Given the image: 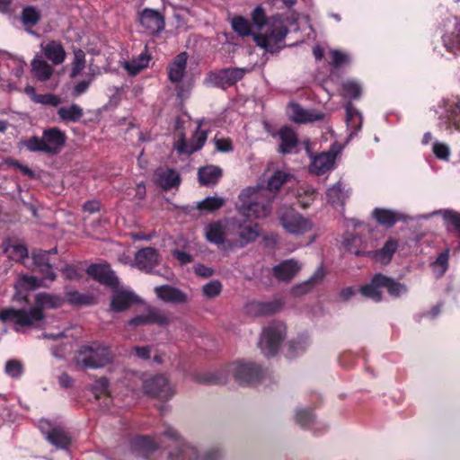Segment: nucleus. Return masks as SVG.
<instances>
[{
  "label": "nucleus",
  "mask_w": 460,
  "mask_h": 460,
  "mask_svg": "<svg viewBox=\"0 0 460 460\" xmlns=\"http://www.w3.org/2000/svg\"><path fill=\"white\" fill-rule=\"evenodd\" d=\"M252 20L258 30L264 28L263 32L253 35L256 44L267 51L276 52L281 48L280 44L289 31L288 26L295 23L296 18L294 14L266 17L264 9L259 5L252 11Z\"/></svg>",
  "instance_id": "f257e3e1"
},
{
  "label": "nucleus",
  "mask_w": 460,
  "mask_h": 460,
  "mask_svg": "<svg viewBox=\"0 0 460 460\" xmlns=\"http://www.w3.org/2000/svg\"><path fill=\"white\" fill-rule=\"evenodd\" d=\"M64 303L61 296L49 293H39L35 297V305L30 308L15 309L6 307L0 310V321H13L16 326H33L44 318L43 310L60 307ZM17 331V327H15Z\"/></svg>",
  "instance_id": "f03ea898"
},
{
  "label": "nucleus",
  "mask_w": 460,
  "mask_h": 460,
  "mask_svg": "<svg viewBox=\"0 0 460 460\" xmlns=\"http://www.w3.org/2000/svg\"><path fill=\"white\" fill-rule=\"evenodd\" d=\"M275 193L261 185L248 187L239 194L238 212L249 218H264L272 210Z\"/></svg>",
  "instance_id": "7ed1b4c3"
},
{
  "label": "nucleus",
  "mask_w": 460,
  "mask_h": 460,
  "mask_svg": "<svg viewBox=\"0 0 460 460\" xmlns=\"http://www.w3.org/2000/svg\"><path fill=\"white\" fill-rule=\"evenodd\" d=\"M263 374V369L259 364L251 360L240 359L215 371L212 374L211 381L216 384H225L232 376L237 384L250 385L259 382Z\"/></svg>",
  "instance_id": "20e7f679"
},
{
  "label": "nucleus",
  "mask_w": 460,
  "mask_h": 460,
  "mask_svg": "<svg viewBox=\"0 0 460 460\" xmlns=\"http://www.w3.org/2000/svg\"><path fill=\"white\" fill-rule=\"evenodd\" d=\"M429 112L437 119L438 128L446 134L460 132V96H444L433 102Z\"/></svg>",
  "instance_id": "39448f33"
},
{
  "label": "nucleus",
  "mask_w": 460,
  "mask_h": 460,
  "mask_svg": "<svg viewBox=\"0 0 460 460\" xmlns=\"http://www.w3.org/2000/svg\"><path fill=\"white\" fill-rule=\"evenodd\" d=\"M163 435L173 443L175 448L169 453L170 460H220L221 452L217 447H210L202 451L184 442L177 430L172 427H166Z\"/></svg>",
  "instance_id": "423d86ee"
},
{
  "label": "nucleus",
  "mask_w": 460,
  "mask_h": 460,
  "mask_svg": "<svg viewBox=\"0 0 460 460\" xmlns=\"http://www.w3.org/2000/svg\"><path fill=\"white\" fill-rule=\"evenodd\" d=\"M112 358L109 347L100 342H93L90 345L81 346L75 360L77 366L84 368L97 369L111 364Z\"/></svg>",
  "instance_id": "0eeeda50"
},
{
  "label": "nucleus",
  "mask_w": 460,
  "mask_h": 460,
  "mask_svg": "<svg viewBox=\"0 0 460 460\" xmlns=\"http://www.w3.org/2000/svg\"><path fill=\"white\" fill-rule=\"evenodd\" d=\"M66 142L65 134L58 128L46 129L42 137H32L23 141V146L31 152L57 154Z\"/></svg>",
  "instance_id": "6e6552de"
},
{
  "label": "nucleus",
  "mask_w": 460,
  "mask_h": 460,
  "mask_svg": "<svg viewBox=\"0 0 460 460\" xmlns=\"http://www.w3.org/2000/svg\"><path fill=\"white\" fill-rule=\"evenodd\" d=\"M286 329L283 323H272L262 330L258 345L264 356L272 357L278 353L286 337Z\"/></svg>",
  "instance_id": "1a4fd4ad"
},
{
  "label": "nucleus",
  "mask_w": 460,
  "mask_h": 460,
  "mask_svg": "<svg viewBox=\"0 0 460 460\" xmlns=\"http://www.w3.org/2000/svg\"><path fill=\"white\" fill-rule=\"evenodd\" d=\"M344 145L334 142L327 152L318 155H310L308 143H306L305 150L310 155L309 172L315 175H323L334 168L337 156L342 152Z\"/></svg>",
  "instance_id": "9d476101"
},
{
  "label": "nucleus",
  "mask_w": 460,
  "mask_h": 460,
  "mask_svg": "<svg viewBox=\"0 0 460 460\" xmlns=\"http://www.w3.org/2000/svg\"><path fill=\"white\" fill-rule=\"evenodd\" d=\"M279 219L282 227L290 234L302 235L313 228L312 221L292 208H283L279 213Z\"/></svg>",
  "instance_id": "9b49d317"
},
{
  "label": "nucleus",
  "mask_w": 460,
  "mask_h": 460,
  "mask_svg": "<svg viewBox=\"0 0 460 460\" xmlns=\"http://www.w3.org/2000/svg\"><path fill=\"white\" fill-rule=\"evenodd\" d=\"M234 227V218H225L219 221L210 222L204 227V234L208 242L221 245L229 244Z\"/></svg>",
  "instance_id": "f8f14e48"
},
{
  "label": "nucleus",
  "mask_w": 460,
  "mask_h": 460,
  "mask_svg": "<svg viewBox=\"0 0 460 460\" xmlns=\"http://www.w3.org/2000/svg\"><path fill=\"white\" fill-rule=\"evenodd\" d=\"M207 130L201 128V124L199 123L195 132L193 133L192 138L190 141H187L183 133L179 131L173 143V148L180 155H189L201 149L207 140Z\"/></svg>",
  "instance_id": "ddd939ff"
},
{
  "label": "nucleus",
  "mask_w": 460,
  "mask_h": 460,
  "mask_svg": "<svg viewBox=\"0 0 460 460\" xmlns=\"http://www.w3.org/2000/svg\"><path fill=\"white\" fill-rule=\"evenodd\" d=\"M39 429L45 438L57 449L66 450L71 444V438L65 429L58 424L48 420H41Z\"/></svg>",
  "instance_id": "4468645a"
},
{
  "label": "nucleus",
  "mask_w": 460,
  "mask_h": 460,
  "mask_svg": "<svg viewBox=\"0 0 460 460\" xmlns=\"http://www.w3.org/2000/svg\"><path fill=\"white\" fill-rule=\"evenodd\" d=\"M143 389L148 395L164 400L171 399L175 394L174 385L164 375H155L146 378Z\"/></svg>",
  "instance_id": "2eb2a0df"
},
{
  "label": "nucleus",
  "mask_w": 460,
  "mask_h": 460,
  "mask_svg": "<svg viewBox=\"0 0 460 460\" xmlns=\"http://www.w3.org/2000/svg\"><path fill=\"white\" fill-rule=\"evenodd\" d=\"M259 236L257 224L242 223L234 218V227L233 229L232 238L229 239L230 247H243L252 243Z\"/></svg>",
  "instance_id": "dca6fc26"
},
{
  "label": "nucleus",
  "mask_w": 460,
  "mask_h": 460,
  "mask_svg": "<svg viewBox=\"0 0 460 460\" xmlns=\"http://www.w3.org/2000/svg\"><path fill=\"white\" fill-rule=\"evenodd\" d=\"M441 40L447 51L457 55L460 53V21L452 17L443 23Z\"/></svg>",
  "instance_id": "f3484780"
},
{
  "label": "nucleus",
  "mask_w": 460,
  "mask_h": 460,
  "mask_svg": "<svg viewBox=\"0 0 460 460\" xmlns=\"http://www.w3.org/2000/svg\"><path fill=\"white\" fill-rule=\"evenodd\" d=\"M247 72L248 69L246 68L222 69L210 73L208 81L214 86L226 88L241 80Z\"/></svg>",
  "instance_id": "a211bd4d"
},
{
  "label": "nucleus",
  "mask_w": 460,
  "mask_h": 460,
  "mask_svg": "<svg viewBox=\"0 0 460 460\" xmlns=\"http://www.w3.org/2000/svg\"><path fill=\"white\" fill-rule=\"evenodd\" d=\"M373 218L382 226L386 227H391L395 223L399 221L408 222L409 220H422L423 218L419 217L423 215H418L416 217H409L402 212L385 208H376L373 209L371 213Z\"/></svg>",
  "instance_id": "6ab92c4d"
},
{
  "label": "nucleus",
  "mask_w": 460,
  "mask_h": 460,
  "mask_svg": "<svg viewBox=\"0 0 460 460\" xmlns=\"http://www.w3.org/2000/svg\"><path fill=\"white\" fill-rule=\"evenodd\" d=\"M350 192L351 189L349 184L340 180L327 189L326 199L332 206L342 209L344 204L349 198Z\"/></svg>",
  "instance_id": "aec40b11"
},
{
  "label": "nucleus",
  "mask_w": 460,
  "mask_h": 460,
  "mask_svg": "<svg viewBox=\"0 0 460 460\" xmlns=\"http://www.w3.org/2000/svg\"><path fill=\"white\" fill-rule=\"evenodd\" d=\"M288 118L296 123H309L322 120L324 118L323 112L314 110H307L297 103H289L287 107Z\"/></svg>",
  "instance_id": "412c9836"
},
{
  "label": "nucleus",
  "mask_w": 460,
  "mask_h": 460,
  "mask_svg": "<svg viewBox=\"0 0 460 460\" xmlns=\"http://www.w3.org/2000/svg\"><path fill=\"white\" fill-rule=\"evenodd\" d=\"M385 275L376 274L372 279L358 288L361 296L367 299L372 300L376 303L383 300V290L385 288Z\"/></svg>",
  "instance_id": "4be33fe9"
},
{
  "label": "nucleus",
  "mask_w": 460,
  "mask_h": 460,
  "mask_svg": "<svg viewBox=\"0 0 460 460\" xmlns=\"http://www.w3.org/2000/svg\"><path fill=\"white\" fill-rule=\"evenodd\" d=\"M159 262L160 256L157 251L152 247H146L136 253L133 266L140 270L151 272Z\"/></svg>",
  "instance_id": "5701e85b"
},
{
  "label": "nucleus",
  "mask_w": 460,
  "mask_h": 460,
  "mask_svg": "<svg viewBox=\"0 0 460 460\" xmlns=\"http://www.w3.org/2000/svg\"><path fill=\"white\" fill-rule=\"evenodd\" d=\"M169 322V317L164 312L155 307H148L145 314L132 318L128 322V324L132 326H138L156 323L160 326H164L167 325Z\"/></svg>",
  "instance_id": "b1692460"
},
{
  "label": "nucleus",
  "mask_w": 460,
  "mask_h": 460,
  "mask_svg": "<svg viewBox=\"0 0 460 460\" xmlns=\"http://www.w3.org/2000/svg\"><path fill=\"white\" fill-rule=\"evenodd\" d=\"M283 305L284 303L280 299L269 302L252 301L246 305L245 310L250 315L260 316L276 313L282 308Z\"/></svg>",
  "instance_id": "393cba45"
},
{
  "label": "nucleus",
  "mask_w": 460,
  "mask_h": 460,
  "mask_svg": "<svg viewBox=\"0 0 460 460\" xmlns=\"http://www.w3.org/2000/svg\"><path fill=\"white\" fill-rule=\"evenodd\" d=\"M44 286L43 281L33 276L23 275L19 278L14 285L15 294L13 299L17 302H23L27 298V292Z\"/></svg>",
  "instance_id": "a878e982"
},
{
  "label": "nucleus",
  "mask_w": 460,
  "mask_h": 460,
  "mask_svg": "<svg viewBox=\"0 0 460 460\" xmlns=\"http://www.w3.org/2000/svg\"><path fill=\"white\" fill-rule=\"evenodd\" d=\"M50 252H56V250H50L49 252L46 251H39L32 253V263L33 270L41 273L45 279L53 281L56 279V273L53 271L52 266L49 263V260L48 258Z\"/></svg>",
  "instance_id": "bb28decb"
},
{
  "label": "nucleus",
  "mask_w": 460,
  "mask_h": 460,
  "mask_svg": "<svg viewBox=\"0 0 460 460\" xmlns=\"http://www.w3.org/2000/svg\"><path fill=\"white\" fill-rule=\"evenodd\" d=\"M140 24L150 34L160 32L164 27L163 16L155 10L145 9L140 14Z\"/></svg>",
  "instance_id": "cd10ccee"
},
{
  "label": "nucleus",
  "mask_w": 460,
  "mask_h": 460,
  "mask_svg": "<svg viewBox=\"0 0 460 460\" xmlns=\"http://www.w3.org/2000/svg\"><path fill=\"white\" fill-rule=\"evenodd\" d=\"M89 276L101 283L115 287L118 285V279L113 270L107 264H93L87 269Z\"/></svg>",
  "instance_id": "c85d7f7f"
},
{
  "label": "nucleus",
  "mask_w": 460,
  "mask_h": 460,
  "mask_svg": "<svg viewBox=\"0 0 460 460\" xmlns=\"http://www.w3.org/2000/svg\"><path fill=\"white\" fill-rule=\"evenodd\" d=\"M301 270V264L298 261L289 259L281 261L273 268V275L281 281L291 280Z\"/></svg>",
  "instance_id": "c756f323"
},
{
  "label": "nucleus",
  "mask_w": 460,
  "mask_h": 460,
  "mask_svg": "<svg viewBox=\"0 0 460 460\" xmlns=\"http://www.w3.org/2000/svg\"><path fill=\"white\" fill-rule=\"evenodd\" d=\"M362 123V114L351 103H348L346 105V124L349 133L346 144L361 130Z\"/></svg>",
  "instance_id": "7c9ffc66"
},
{
  "label": "nucleus",
  "mask_w": 460,
  "mask_h": 460,
  "mask_svg": "<svg viewBox=\"0 0 460 460\" xmlns=\"http://www.w3.org/2000/svg\"><path fill=\"white\" fill-rule=\"evenodd\" d=\"M342 246L348 252L356 256H367L368 245L363 242L362 238L351 233H346L342 237Z\"/></svg>",
  "instance_id": "2f4dec72"
},
{
  "label": "nucleus",
  "mask_w": 460,
  "mask_h": 460,
  "mask_svg": "<svg viewBox=\"0 0 460 460\" xmlns=\"http://www.w3.org/2000/svg\"><path fill=\"white\" fill-rule=\"evenodd\" d=\"M155 292L158 298L166 303L181 304L187 301V295L172 286L164 285L155 287Z\"/></svg>",
  "instance_id": "473e14b6"
},
{
  "label": "nucleus",
  "mask_w": 460,
  "mask_h": 460,
  "mask_svg": "<svg viewBox=\"0 0 460 460\" xmlns=\"http://www.w3.org/2000/svg\"><path fill=\"white\" fill-rule=\"evenodd\" d=\"M188 55L181 52L175 57L168 67V76L171 82L180 84L185 75Z\"/></svg>",
  "instance_id": "72a5a7b5"
},
{
  "label": "nucleus",
  "mask_w": 460,
  "mask_h": 460,
  "mask_svg": "<svg viewBox=\"0 0 460 460\" xmlns=\"http://www.w3.org/2000/svg\"><path fill=\"white\" fill-rule=\"evenodd\" d=\"M397 248L398 243L394 239H389L380 250H368L367 256L372 258L376 262L387 264L391 261Z\"/></svg>",
  "instance_id": "f704fd0d"
},
{
  "label": "nucleus",
  "mask_w": 460,
  "mask_h": 460,
  "mask_svg": "<svg viewBox=\"0 0 460 460\" xmlns=\"http://www.w3.org/2000/svg\"><path fill=\"white\" fill-rule=\"evenodd\" d=\"M155 175V182L164 190L178 186L181 181L179 173L170 168H158Z\"/></svg>",
  "instance_id": "c9c22d12"
},
{
  "label": "nucleus",
  "mask_w": 460,
  "mask_h": 460,
  "mask_svg": "<svg viewBox=\"0 0 460 460\" xmlns=\"http://www.w3.org/2000/svg\"><path fill=\"white\" fill-rule=\"evenodd\" d=\"M279 137V150L281 154H290L296 148L298 140L296 134L290 128H281L278 133Z\"/></svg>",
  "instance_id": "e433bc0d"
},
{
  "label": "nucleus",
  "mask_w": 460,
  "mask_h": 460,
  "mask_svg": "<svg viewBox=\"0 0 460 460\" xmlns=\"http://www.w3.org/2000/svg\"><path fill=\"white\" fill-rule=\"evenodd\" d=\"M4 252L12 261H21L25 264L28 258L26 246L14 240H7L4 243Z\"/></svg>",
  "instance_id": "4c0bfd02"
},
{
  "label": "nucleus",
  "mask_w": 460,
  "mask_h": 460,
  "mask_svg": "<svg viewBox=\"0 0 460 460\" xmlns=\"http://www.w3.org/2000/svg\"><path fill=\"white\" fill-rule=\"evenodd\" d=\"M135 302H137V296L133 292L117 290L111 298V308L114 312H121Z\"/></svg>",
  "instance_id": "58836bf2"
},
{
  "label": "nucleus",
  "mask_w": 460,
  "mask_h": 460,
  "mask_svg": "<svg viewBox=\"0 0 460 460\" xmlns=\"http://www.w3.org/2000/svg\"><path fill=\"white\" fill-rule=\"evenodd\" d=\"M324 275V270L322 267L318 268L307 280L294 286L291 288V294L295 296L307 294L315 283L323 279Z\"/></svg>",
  "instance_id": "ea45409f"
},
{
  "label": "nucleus",
  "mask_w": 460,
  "mask_h": 460,
  "mask_svg": "<svg viewBox=\"0 0 460 460\" xmlns=\"http://www.w3.org/2000/svg\"><path fill=\"white\" fill-rule=\"evenodd\" d=\"M45 57L54 65L62 64L66 58V51L63 46L57 41H50L46 45H41Z\"/></svg>",
  "instance_id": "a19ab883"
},
{
  "label": "nucleus",
  "mask_w": 460,
  "mask_h": 460,
  "mask_svg": "<svg viewBox=\"0 0 460 460\" xmlns=\"http://www.w3.org/2000/svg\"><path fill=\"white\" fill-rule=\"evenodd\" d=\"M198 176L202 185H214L221 178L222 170L218 166L208 165L199 170Z\"/></svg>",
  "instance_id": "79ce46f5"
},
{
  "label": "nucleus",
  "mask_w": 460,
  "mask_h": 460,
  "mask_svg": "<svg viewBox=\"0 0 460 460\" xmlns=\"http://www.w3.org/2000/svg\"><path fill=\"white\" fill-rule=\"evenodd\" d=\"M149 61L150 56L145 51L140 53L137 58L123 62L122 66L129 75H135L146 67Z\"/></svg>",
  "instance_id": "37998d69"
},
{
  "label": "nucleus",
  "mask_w": 460,
  "mask_h": 460,
  "mask_svg": "<svg viewBox=\"0 0 460 460\" xmlns=\"http://www.w3.org/2000/svg\"><path fill=\"white\" fill-rule=\"evenodd\" d=\"M437 214H441L443 216L444 219L447 222V224L451 226L453 230L456 232V235L460 238V215L457 213L451 210H443L429 213L420 217L424 218V220H427ZM456 249L460 251V242Z\"/></svg>",
  "instance_id": "c03bdc74"
},
{
  "label": "nucleus",
  "mask_w": 460,
  "mask_h": 460,
  "mask_svg": "<svg viewBox=\"0 0 460 460\" xmlns=\"http://www.w3.org/2000/svg\"><path fill=\"white\" fill-rule=\"evenodd\" d=\"M31 71L40 81H47L53 74L52 66L41 58H37L31 62Z\"/></svg>",
  "instance_id": "a18cd8bd"
},
{
  "label": "nucleus",
  "mask_w": 460,
  "mask_h": 460,
  "mask_svg": "<svg viewBox=\"0 0 460 460\" xmlns=\"http://www.w3.org/2000/svg\"><path fill=\"white\" fill-rule=\"evenodd\" d=\"M342 95L349 100H356L361 96L362 84L354 78H349L342 83Z\"/></svg>",
  "instance_id": "49530a36"
},
{
  "label": "nucleus",
  "mask_w": 460,
  "mask_h": 460,
  "mask_svg": "<svg viewBox=\"0 0 460 460\" xmlns=\"http://www.w3.org/2000/svg\"><path fill=\"white\" fill-rule=\"evenodd\" d=\"M59 118L64 121H78L84 115L83 109L77 104L60 107L58 111Z\"/></svg>",
  "instance_id": "de8ad7c7"
},
{
  "label": "nucleus",
  "mask_w": 460,
  "mask_h": 460,
  "mask_svg": "<svg viewBox=\"0 0 460 460\" xmlns=\"http://www.w3.org/2000/svg\"><path fill=\"white\" fill-rule=\"evenodd\" d=\"M293 175L284 170H278L274 172V174L270 177L268 180V187L266 189L270 190L271 193L279 190L282 185L289 181Z\"/></svg>",
  "instance_id": "09e8293b"
},
{
  "label": "nucleus",
  "mask_w": 460,
  "mask_h": 460,
  "mask_svg": "<svg viewBox=\"0 0 460 460\" xmlns=\"http://www.w3.org/2000/svg\"><path fill=\"white\" fill-rule=\"evenodd\" d=\"M384 284L388 294L394 297H400L408 293V288L405 284L398 282L386 276H385Z\"/></svg>",
  "instance_id": "8fccbe9b"
},
{
  "label": "nucleus",
  "mask_w": 460,
  "mask_h": 460,
  "mask_svg": "<svg viewBox=\"0 0 460 460\" xmlns=\"http://www.w3.org/2000/svg\"><path fill=\"white\" fill-rule=\"evenodd\" d=\"M295 421L303 428H309L314 422V415L311 409L298 407L295 410Z\"/></svg>",
  "instance_id": "3c124183"
},
{
  "label": "nucleus",
  "mask_w": 460,
  "mask_h": 460,
  "mask_svg": "<svg viewBox=\"0 0 460 460\" xmlns=\"http://www.w3.org/2000/svg\"><path fill=\"white\" fill-rule=\"evenodd\" d=\"M224 204L225 199L221 197H207L203 200L198 202L197 208L200 211L213 212L219 209Z\"/></svg>",
  "instance_id": "603ef678"
},
{
  "label": "nucleus",
  "mask_w": 460,
  "mask_h": 460,
  "mask_svg": "<svg viewBox=\"0 0 460 460\" xmlns=\"http://www.w3.org/2000/svg\"><path fill=\"white\" fill-rule=\"evenodd\" d=\"M85 65V53L81 49L75 50L70 76L72 78L77 77L84 70Z\"/></svg>",
  "instance_id": "864d4df0"
},
{
  "label": "nucleus",
  "mask_w": 460,
  "mask_h": 460,
  "mask_svg": "<svg viewBox=\"0 0 460 460\" xmlns=\"http://www.w3.org/2000/svg\"><path fill=\"white\" fill-rule=\"evenodd\" d=\"M310 345V339L307 334H302L297 336L296 338L293 339L289 342V349L291 350L292 356H296L304 351L306 350V349Z\"/></svg>",
  "instance_id": "5fc2aeb1"
},
{
  "label": "nucleus",
  "mask_w": 460,
  "mask_h": 460,
  "mask_svg": "<svg viewBox=\"0 0 460 460\" xmlns=\"http://www.w3.org/2000/svg\"><path fill=\"white\" fill-rule=\"evenodd\" d=\"M432 152L438 159L444 162H448L451 156L450 146L443 141L435 140L432 143Z\"/></svg>",
  "instance_id": "6e6d98bb"
},
{
  "label": "nucleus",
  "mask_w": 460,
  "mask_h": 460,
  "mask_svg": "<svg viewBox=\"0 0 460 460\" xmlns=\"http://www.w3.org/2000/svg\"><path fill=\"white\" fill-rule=\"evenodd\" d=\"M40 12L33 6H27L22 9L21 20L24 26H34L40 21Z\"/></svg>",
  "instance_id": "4d7b16f0"
},
{
  "label": "nucleus",
  "mask_w": 460,
  "mask_h": 460,
  "mask_svg": "<svg viewBox=\"0 0 460 460\" xmlns=\"http://www.w3.org/2000/svg\"><path fill=\"white\" fill-rule=\"evenodd\" d=\"M233 30L241 36H249L252 27L249 21L242 16H235L231 21Z\"/></svg>",
  "instance_id": "13d9d810"
},
{
  "label": "nucleus",
  "mask_w": 460,
  "mask_h": 460,
  "mask_svg": "<svg viewBox=\"0 0 460 460\" xmlns=\"http://www.w3.org/2000/svg\"><path fill=\"white\" fill-rule=\"evenodd\" d=\"M449 250L440 252L432 264V269L437 277H441L448 267Z\"/></svg>",
  "instance_id": "bf43d9fd"
},
{
  "label": "nucleus",
  "mask_w": 460,
  "mask_h": 460,
  "mask_svg": "<svg viewBox=\"0 0 460 460\" xmlns=\"http://www.w3.org/2000/svg\"><path fill=\"white\" fill-rule=\"evenodd\" d=\"M4 373L12 378H19L23 374V364L18 359H9L5 363Z\"/></svg>",
  "instance_id": "052dcab7"
},
{
  "label": "nucleus",
  "mask_w": 460,
  "mask_h": 460,
  "mask_svg": "<svg viewBox=\"0 0 460 460\" xmlns=\"http://www.w3.org/2000/svg\"><path fill=\"white\" fill-rule=\"evenodd\" d=\"M2 58L7 61L6 66L13 69V73L16 77L22 76L23 68L26 65L22 59L19 58H13L6 54H4Z\"/></svg>",
  "instance_id": "680f3d73"
},
{
  "label": "nucleus",
  "mask_w": 460,
  "mask_h": 460,
  "mask_svg": "<svg viewBox=\"0 0 460 460\" xmlns=\"http://www.w3.org/2000/svg\"><path fill=\"white\" fill-rule=\"evenodd\" d=\"M222 284L218 280H212L202 287V294L208 299H212L220 295Z\"/></svg>",
  "instance_id": "e2e57ef3"
},
{
  "label": "nucleus",
  "mask_w": 460,
  "mask_h": 460,
  "mask_svg": "<svg viewBox=\"0 0 460 460\" xmlns=\"http://www.w3.org/2000/svg\"><path fill=\"white\" fill-rule=\"evenodd\" d=\"M329 54L332 65L336 67L347 65L351 60L350 56L348 53L337 49L330 50Z\"/></svg>",
  "instance_id": "0e129e2a"
},
{
  "label": "nucleus",
  "mask_w": 460,
  "mask_h": 460,
  "mask_svg": "<svg viewBox=\"0 0 460 460\" xmlns=\"http://www.w3.org/2000/svg\"><path fill=\"white\" fill-rule=\"evenodd\" d=\"M92 390L96 398H100L104 395L110 396L108 379L102 377L96 380L93 385Z\"/></svg>",
  "instance_id": "69168bd1"
},
{
  "label": "nucleus",
  "mask_w": 460,
  "mask_h": 460,
  "mask_svg": "<svg viewBox=\"0 0 460 460\" xmlns=\"http://www.w3.org/2000/svg\"><path fill=\"white\" fill-rule=\"evenodd\" d=\"M93 75H89L88 79L82 80L76 83L72 90V96L77 98L84 94L89 88V85L93 82Z\"/></svg>",
  "instance_id": "338daca9"
},
{
  "label": "nucleus",
  "mask_w": 460,
  "mask_h": 460,
  "mask_svg": "<svg viewBox=\"0 0 460 460\" xmlns=\"http://www.w3.org/2000/svg\"><path fill=\"white\" fill-rule=\"evenodd\" d=\"M36 103L57 107L60 103V98L51 93L39 94L36 97Z\"/></svg>",
  "instance_id": "774afa93"
}]
</instances>
